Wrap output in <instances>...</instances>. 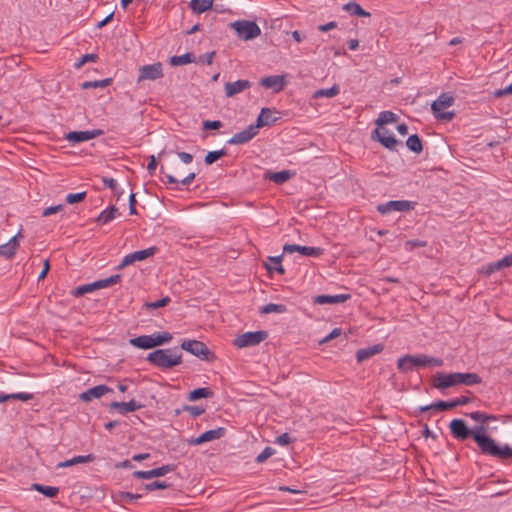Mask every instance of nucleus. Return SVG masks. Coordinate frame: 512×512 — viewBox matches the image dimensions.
<instances>
[{
	"label": "nucleus",
	"mask_w": 512,
	"mask_h": 512,
	"mask_svg": "<svg viewBox=\"0 0 512 512\" xmlns=\"http://www.w3.org/2000/svg\"><path fill=\"white\" fill-rule=\"evenodd\" d=\"M451 435L458 441H465L472 437L484 455L498 458L502 461L512 459V448L505 444L499 446L496 441L487 435L488 427L478 425L469 428L463 419H453L449 424Z\"/></svg>",
	"instance_id": "f257e3e1"
},
{
	"label": "nucleus",
	"mask_w": 512,
	"mask_h": 512,
	"mask_svg": "<svg viewBox=\"0 0 512 512\" xmlns=\"http://www.w3.org/2000/svg\"><path fill=\"white\" fill-rule=\"evenodd\" d=\"M482 382L481 377L476 373H450L445 374L437 372L433 379V387L437 389H446L456 385L473 386Z\"/></svg>",
	"instance_id": "f03ea898"
},
{
	"label": "nucleus",
	"mask_w": 512,
	"mask_h": 512,
	"mask_svg": "<svg viewBox=\"0 0 512 512\" xmlns=\"http://www.w3.org/2000/svg\"><path fill=\"white\" fill-rule=\"evenodd\" d=\"M147 361L156 367L170 369L181 364L182 355L177 347L158 349L148 354Z\"/></svg>",
	"instance_id": "7ed1b4c3"
},
{
	"label": "nucleus",
	"mask_w": 512,
	"mask_h": 512,
	"mask_svg": "<svg viewBox=\"0 0 512 512\" xmlns=\"http://www.w3.org/2000/svg\"><path fill=\"white\" fill-rule=\"evenodd\" d=\"M443 360L426 354L405 355L398 359L397 367L400 371L406 372L413 368L441 367Z\"/></svg>",
	"instance_id": "20e7f679"
},
{
	"label": "nucleus",
	"mask_w": 512,
	"mask_h": 512,
	"mask_svg": "<svg viewBox=\"0 0 512 512\" xmlns=\"http://www.w3.org/2000/svg\"><path fill=\"white\" fill-rule=\"evenodd\" d=\"M455 98L449 93H442L439 97L431 104V110L438 120L451 121L455 113L453 111L443 112L444 108H448L454 104Z\"/></svg>",
	"instance_id": "39448f33"
},
{
	"label": "nucleus",
	"mask_w": 512,
	"mask_h": 512,
	"mask_svg": "<svg viewBox=\"0 0 512 512\" xmlns=\"http://www.w3.org/2000/svg\"><path fill=\"white\" fill-rule=\"evenodd\" d=\"M230 27L237 33L240 39L245 41L252 40L261 34L260 27L253 21H234L230 23Z\"/></svg>",
	"instance_id": "423d86ee"
},
{
	"label": "nucleus",
	"mask_w": 512,
	"mask_h": 512,
	"mask_svg": "<svg viewBox=\"0 0 512 512\" xmlns=\"http://www.w3.org/2000/svg\"><path fill=\"white\" fill-rule=\"evenodd\" d=\"M181 349L188 351L194 356L206 361L215 359L213 352L201 341L198 340H185L181 343Z\"/></svg>",
	"instance_id": "0eeeda50"
},
{
	"label": "nucleus",
	"mask_w": 512,
	"mask_h": 512,
	"mask_svg": "<svg viewBox=\"0 0 512 512\" xmlns=\"http://www.w3.org/2000/svg\"><path fill=\"white\" fill-rule=\"evenodd\" d=\"M268 336L266 331L260 330L255 332H246L237 336L234 345L241 349L249 346H256L264 341Z\"/></svg>",
	"instance_id": "6e6552de"
},
{
	"label": "nucleus",
	"mask_w": 512,
	"mask_h": 512,
	"mask_svg": "<svg viewBox=\"0 0 512 512\" xmlns=\"http://www.w3.org/2000/svg\"><path fill=\"white\" fill-rule=\"evenodd\" d=\"M164 76L162 63L157 62L150 65H144L139 68V77L137 82L140 83L144 80L154 81Z\"/></svg>",
	"instance_id": "1a4fd4ad"
},
{
	"label": "nucleus",
	"mask_w": 512,
	"mask_h": 512,
	"mask_svg": "<svg viewBox=\"0 0 512 512\" xmlns=\"http://www.w3.org/2000/svg\"><path fill=\"white\" fill-rule=\"evenodd\" d=\"M157 251V248L155 246L149 247L144 250H139L132 252L130 254H127L121 261V263L117 266L118 270L123 269L124 267L137 262V261H143L147 259L148 257L153 256Z\"/></svg>",
	"instance_id": "9d476101"
},
{
	"label": "nucleus",
	"mask_w": 512,
	"mask_h": 512,
	"mask_svg": "<svg viewBox=\"0 0 512 512\" xmlns=\"http://www.w3.org/2000/svg\"><path fill=\"white\" fill-rule=\"evenodd\" d=\"M413 208L412 203L407 200H392L386 203L379 204L377 211L383 215L389 214L393 211H409Z\"/></svg>",
	"instance_id": "9b49d317"
},
{
	"label": "nucleus",
	"mask_w": 512,
	"mask_h": 512,
	"mask_svg": "<svg viewBox=\"0 0 512 512\" xmlns=\"http://www.w3.org/2000/svg\"><path fill=\"white\" fill-rule=\"evenodd\" d=\"M104 132L101 129L87 130V131H71L66 134L65 139L73 144L85 142L94 139Z\"/></svg>",
	"instance_id": "f8f14e48"
},
{
	"label": "nucleus",
	"mask_w": 512,
	"mask_h": 512,
	"mask_svg": "<svg viewBox=\"0 0 512 512\" xmlns=\"http://www.w3.org/2000/svg\"><path fill=\"white\" fill-rule=\"evenodd\" d=\"M283 252L289 254L298 252L304 256L319 257L323 254L324 250L320 247H308L297 244H286L283 247Z\"/></svg>",
	"instance_id": "ddd939ff"
},
{
	"label": "nucleus",
	"mask_w": 512,
	"mask_h": 512,
	"mask_svg": "<svg viewBox=\"0 0 512 512\" xmlns=\"http://www.w3.org/2000/svg\"><path fill=\"white\" fill-rule=\"evenodd\" d=\"M257 128L254 126V124L249 125L246 129H244L241 132L235 133L229 140L228 144L231 145H241L248 143L251 141L257 134H258Z\"/></svg>",
	"instance_id": "4468645a"
},
{
	"label": "nucleus",
	"mask_w": 512,
	"mask_h": 512,
	"mask_svg": "<svg viewBox=\"0 0 512 512\" xmlns=\"http://www.w3.org/2000/svg\"><path fill=\"white\" fill-rule=\"evenodd\" d=\"M175 469V466L172 464L163 465L161 467H157L148 471H134L133 477L138 479H151L155 477H161L166 475L167 473L172 472Z\"/></svg>",
	"instance_id": "2eb2a0df"
},
{
	"label": "nucleus",
	"mask_w": 512,
	"mask_h": 512,
	"mask_svg": "<svg viewBox=\"0 0 512 512\" xmlns=\"http://www.w3.org/2000/svg\"><path fill=\"white\" fill-rule=\"evenodd\" d=\"M225 433L226 429L224 427H218L216 429L208 430L198 437L191 439L189 443L191 445H201L206 442L220 439L225 435Z\"/></svg>",
	"instance_id": "dca6fc26"
},
{
	"label": "nucleus",
	"mask_w": 512,
	"mask_h": 512,
	"mask_svg": "<svg viewBox=\"0 0 512 512\" xmlns=\"http://www.w3.org/2000/svg\"><path fill=\"white\" fill-rule=\"evenodd\" d=\"M112 392V389L104 384L94 386L79 395V400L90 402L93 399H99L106 393Z\"/></svg>",
	"instance_id": "f3484780"
},
{
	"label": "nucleus",
	"mask_w": 512,
	"mask_h": 512,
	"mask_svg": "<svg viewBox=\"0 0 512 512\" xmlns=\"http://www.w3.org/2000/svg\"><path fill=\"white\" fill-rule=\"evenodd\" d=\"M260 85L266 89H272L274 92H280L286 85L285 76L271 75L261 78Z\"/></svg>",
	"instance_id": "a211bd4d"
},
{
	"label": "nucleus",
	"mask_w": 512,
	"mask_h": 512,
	"mask_svg": "<svg viewBox=\"0 0 512 512\" xmlns=\"http://www.w3.org/2000/svg\"><path fill=\"white\" fill-rule=\"evenodd\" d=\"M251 82L246 79H240L235 82H226L224 85L226 97H233L251 87Z\"/></svg>",
	"instance_id": "6ab92c4d"
},
{
	"label": "nucleus",
	"mask_w": 512,
	"mask_h": 512,
	"mask_svg": "<svg viewBox=\"0 0 512 512\" xmlns=\"http://www.w3.org/2000/svg\"><path fill=\"white\" fill-rule=\"evenodd\" d=\"M371 138L374 141L380 142L385 148L395 151L399 141L394 137V135H388V137H384L382 135V131L380 128H376L371 133Z\"/></svg>",
	"instance_id": "aec40b11"
},
{
	"label": "nucleus",
	"mask_w": 512,
	"mask_h": 512,
	"mask_svg": "<svg viewBox=\"0 0 512 512\" xmlns=\"http://www.w3.org/2000/svg\"><path fill=\"white\" fill-rule=\"evenodd\" d=\"M142 407L143 405L141 403H138L134 399L130 400L129 402L114 401L109 405L110 410H117L122 415H125L129 412L137 411Z\"/></svg>",
	"instance_id": "412c9836"
},
{
	"label": "nucleus",
	"mask_w": 512,
	"mask_h": 512,
	"mask_svg": "<svg viewBox=\"0 0 512 512\" xmlns=\"http://www.w3.org/2000/svg\"><path fill=\"white\" fill-rule=\"evenodd\" d=\"M349 294H337V295H317L314 297V303L319 305L324 304H340L350 299Z\"/></svg>",
	"instance_id": "4be33fe9"
},
{
	"label": "nucleus",
	"mask_w": 512,
	"mask_h": 512,
	"mask_svg": "<svg viewBox=\"0 0 512 512\" xmlns=\"http://www.w3.org/2000/svg\"><path fill=\"white\" fill-rule=\"evenodd\" d=\"M384 349L383 344H375L370 347L361 348L356 352V360L358 363H361L372 356L382 352Z\"/></svg>",
	"instance_id": "5701e85b"
},
{
	"label": "nucleus",
	"mask_w": 512,
	"mask_h": 512,
	"mask_svg": "<svg viewBox=\"0 0 512 512\" xmlns=\"http://www.w3.org/2000/svg\"><path fill=\"white\" fill-rule=\"evenodd\" d=\"M169 170L170 173H166L165 167L163 165L160 167V172L165 175L169 184H178L179 180L176 176L181 175L179 163L172 161Z\"/></svg>",
	"instance_id": "b1692460"
},
{
	"label": "nucleus",
	"mask_w": 512,
	"mask_h": 512,
	"mask_svg": "<svg viewBox=\"0 0 512 512\" xmlns=\"http://www.w3.org/2000/svg\"><path fill=\"white\" fill-rule=\"evenodd\" d=\"M272 111L269 108H262L260 114L257 117L256 124L254 126L259 131V128L270 125L274 123L277 118L272 117Z\"/></svg>",
	"instance_id": "393cba45"
},
{
	"label": "nucleus",
	"mask_w": 512,
	"mask_h": 512,
	"mask_svg": "<svg viewBox=\"0 0 512 512\" xmlns=\"http://www.w3.org/2000/svg\"><path fill=\"white\" fill-rule=\"evenodd\" d=\"M130 344L140 349H152L154 348L153 335H141L130 339Z\"/></svg>",
	"instance_id": "a878e982"
},
{
	"label": "nucleus",
	"mask_w": 512,
	"mask_h": 512,
	"mask_svg": "<svg viewBox=\"0 0 512 512\" xmlns=\"http://www.w3.org/2000/svg\"><path fill=\"white\" fill-rule=\"evenodd\" d=\"M94 460H95V456L93 454L79 455V456L73 457L72 459L58 463L57 468H67V467H71L76 464L92 462Z\"/></svg>",
	"instance_id": "bb28decb"
},
{
	"label": "nucleus",
	"mask_w": 512,
	"mask_h": 512,
	"mask_svg": "<svg viewBox=\"0 0 512 512\" xmlns=\"http://www.w3.org/2000/svg\"><path fill=\"white\" fill-rule=\"evenodd\" d=\"M119 215L118 209L115 206H110L103 210L96 219V222L105 225L111 222Z\"/></svg>",
	"instance_id": "cd10ccee"
},
{
	"label": "nucleus",
	"mask_w": 512,
	"mask_h": 512,
	"mask_svg": "<svg viewBox=\"0 0 512 512\" xmlns=\"http://www.w3.org/2000/svg\"><path fill=\"white\" fill-rule=\"evenodd\" d=\"M34 395L32 393H26V392H18V393H11V394H4L0 393V403H4L8 400H20V401H29L33 399Z\"/></svg>",
	"instance_id": "c85d7f7f"
},
{
	"label": "nucleus",
	"mask_w": 512,
	"mask_h": 512,
	"mask_svg": "<svg viewBox=\"0 0 512 512\" xmlns=\"http://www.w3.org/2000/svg\"><path fill=\"white\" fill-rule=\"evenodd\" d=\"M343 9L352 15L358 16V17H370L371 14L364 10L358 3L356 2H349L343 6Z\"/></svg>",
	"instance_id": "c756f323"
},
{
	"label": "nucleus",
	"mask_w": 512,
	"mask_h": 512,
	"mask_svg": "<svg viewBox=\"0 0 512 512\" xmlns=\"http://www.w3.org/2000/svg\"><path fill=\"white\" fill-rule=\"evenodd\" d=\"M449 409H452L451 401L446 402V401L439 400V401L434 402L432 404L420 407V412H428V411H431V410H434V411H446V410H449Z\"/></svg>",
	"instance_id": "7c9ffc66"
},
{
	"label": "nucleus",
	"mask_w": 512,
	"mask_h": 512,
	"mask_svg": "<svg viewBox=\"0 0 512 512\" xmlns=\"http://www.w3.org/2000/svg\"><path fill=\"white\" fill-rule=\"evenodd\" d=\"M213 391L208 387L197 388L189 393L188 399L190 401H197L201 398L213 397Z\"/></svg>",
	"instance_id": "2f4dec72"
},
{
	"label": "nucleus",
	"mask_w": 512,
	"mask_h": 512,
	"mask_svg": "<svg viewBox=\"0 0 512 512\" xmlns=\"http://www.w3.org/2000/svg\"><path fill=\"white\" fill-rule=\"evenodd\" d=\"M32 489L45 495L49 498H54L59 493V488L54 486H45L42 484L35 483L32 485Z\"/></svg>",
	"instance_id": "473e14b6"
},
{
	"label": "nucleus",
	"mask_w": 512,
	"mask_h": 512,
	"mask_svg": "<svg viewBox=\"0 0 512 512\" xmlns=\"http://www.w3.org/2000/svg\"><path fill=\"white\" fill-rule=\"evenodd\" d=\"M406 146L414 153H421L423 150L422 140L417 134L410 135L406 140Z\"/></svg>",
	"instance_id": "72a5a7b5"
},
{
	"label": "nucleus",
	"mask_w": 512,
	"mask_h": 512,
	"mask_svg": "<svg viewBox=\"0 0 512 512\" xmlns=\"http://www.w3.org/2000/svg\"><path fill=\"white\" fill-rule=\"evenodd\" d=\"M340 93V87L338 84H334L331 88L316 90L313 94V98L318 99L322 97L332 98Z\"/></svg>",
	"instance_id": "f704fd0d"
},
{
	"label": "nucleus",
	"mask_w": 512,
	"mask_h": 512,
	"mask_svg": "<svg viewBox=\"0 0 512 512\" xmlns=\"http://www.w3.org/2000/svg\"><path fill=\"white\" fill-rule=\"evenodd\" d=\"M213 0H191L190 7L196 13H203L211 9Z\"/></svg>",
	"instance_id": "c9c22d12"
},
{
	"label": "nucleus",
	"mask_w": 512,
	"mask_h": 512,
	"mask_svg": "<svg viewBox=\"0 0 512 512\" xmlns=\"http://www.w3.org/2000/svg\"><path fill=\"white\" fill-rule=\"evenodd\" d=\"M112 83V78H106L103 80H94V81H85L81 84V88L91 89V88H104L109 86Z\"/></svg>",
	"instance_id": "e433bc0d"
},
{
	"label": "nucleus",
	"mask_w": 512,
	"mask_h": 512,
	"mask_svg": "<svg viewBox=\"0 0 512 512\" xmlns=\"http://www.w3.org/2000/svg\"><path fill=\"white\" fill-rule=\"evenodd\" d=\"M397 120V116L396 114H394L393 112L391 111H383L379 114L378 118L376 119L375 123L376 125H378L379 127L385 125V124H389V123H393Z\"/></svg>",
	"instance_id": "4c0bfd02"
},
{
	"label": "nucleus",
	"mask_w": 512,
	"mask_h": 512,
	"mask_svg": "<svg viewBox=\"0 0 512 512\" xmlns=\"http://www.w3.org/2000/svg\"><path fill=\"white\" fill-rule=\"evenodd\" d=\"M270 264H265L268 271H276L279 274H284L285 269L281 265L282 256H276V257H269Z\"/></svg>",
	"instance_id": "58836bf2"
},
{
	"label": "nucleus",
	"mask_w": 512,
	"mask_h": 512,
	"mask_svg": "<svg viewBox=\"0 0 512 512\" xmlns=\"http://www.w3.org/2000/svg\"><path fill=\"white\" fill-rule=\"evenodd\" d=\"M286 311L287 307L283 304L269 303L260 308L261 314L285 313Z\"/></svg>",
	"instance_id": "ea45409f"
},
{
	"label": "nucleus",
	"mask_w": 512,
	"mask_h": 512,
	"mask_svg": "<svg viewBox=\"0 0 512 512\" xmlns=\"http://www.w3.org/2000/svg\"><path fill=\"white\" fill-rule=\"evenodd\" d=\"M169 62L172 66H180L194 62V58L191 53H185L180 56H172Z\"/></svg>",
	"instance_id": "a19ab883"
},
{
	"label": "nucleus",
	"mask_w": 512,
	"mask_h": 512,
	"mask_svg": "<svg viewBox=\"0 0 512 512\" xmlns=\"http://www.w3.org/2000/svg\"><path fill=\"white\" fill-rule=\"evenodd\" d=\"M120 280H121V275L116 274V275H112L108 278L95 281V284H96L97 289H102V288H106L108 286L117 284L118 282H120Z\"/></svg>",
	"instance_id": "79ce46f5"
},
{
	"label": "nucleus",
	"mask_w": 512,
	"mask_h": 512,
	"mask_svg": "<svg viewBox=\"0 0 512 512\" xmlns=\"http://www.w3.org/2000/svg\"><path fill=\"white\" fill-rule=\"evenodd\" d=\"M291 178L289 170H283L279 172L271 173L269 179L277 184H282Z\"/></svg>",
	"instance_id": "37998d69"
},
{
	"label": "nucleus",
	"mask_w": 512,
	"mask_h": 512,
	"mask_svg": "<svg viewBox=\"0 0 512 512\" xmlns=\"http://www.w3.org/2000/svg\"><path fill=\"white\" fill-rule=\"evenodd\" d=\"M152 335H153L154 347L168 343L173 338L172 334H170L169 332H158V333H154Z\"/></svg>",
	"instance_id": "c03bdc74"
},
{
	"label": "nucleus",
	"mask_w": 512,
	"mask_h": 512,
	"mask_svg": "<svg viewBox=\"0 0 512 512\" xmlns=\"http://www.w3.org/2000/svg\"><path fill=\"white\" fill-rule=\"evenodd\" d=\"M502 268H504L502 260H499L497 262L489 263L485 267H482L480 272L485 276H490L492 273L499 271Z\"/></svg>",
	"instance_id": "a18cd8bd"
},
{
	"label": "nucleus",
	"mask_w": 512,
	"mask_h": 512,
	"mask_svg": "<svg viewBox=\"0 0 512 512\" xmlns=\"http://www.w3.org/2000/svg\"><path fill=\"white\" fill-rule=\"evenodd\" d=\"M226 155V151L224 149L217 151H210L206 154L204 161L206 165H211L216 162L218 159Z\"/></svg>",
	"instance_id": "49530a36"
},
{
	"label": "nucleus",
	"mask_w": 512,
	"mask_h": 512,
	"mask_svg": "<svg viewBox=\"0 0 512 512\" xmlns=\"http://www.w3.org/2000/svg\"><path fill=\"white\" fill-rule=\"evenodd\" d=\"M94 290H97L95 282L90 283V284H85V285L75 288L72 291V295L79 297V296H83L86 293L93 292Z\"/></svg>",
	"instance_id": "de8ad7c7"
},
{
	"label": "nucleus",
	"mask_w": 512,
	"mask_h": 512,
	"mask_svg": "<svg viewBox=\"0 0 512 512\" xmlns=\"http://www.w3.org/2000/svg\"><path fill=\"white\" fill-rule=\"evenodd\" d=\"M86 198V192L71 193L66 196V202L68 204H75L83 201Z\"/></svg>",
	"instance_id": "09e8293b"
},
{
	"label": "nucleus",
	"mask_w": 512,
	"mask_h": 512,
	"mask_svg": "<svg viewBox=\"0 0 512 512\" xmlns=\"http://www.w3.org/2000/svg\"><path fill=\"white\" fill-rule=\"evenodd\" d=\"M183 411H187L190 413V415L192 417H198L200 415H202L204 412H205V408L204 407H200V406H191V405H185L183 408H182Z\"/></svg>",
	"instance_id": "8fccbe9b"
},
{
	"label": "nucleus",
	"mask_w": 512,
	"mask_h": 512,
	"mask_svg": "<svg viewBox=\"0 0 512 512\" xmlns=\"http://www.w3.org/2000/svg\"><path fill=\"white\" fill-rule=\"evenodd\" d=\"M98 59V55L97 54H85L81 57V59L75 63V68L76 69H79L81 68L85 63L87 62H95L96 60Z\"/></svg>",
	"instance_id": "3c124183"
},
{
	"label": "nucleus",
	"mask_w": 512,
	"mask_h": 512,
	"mask_svg": "<svg viewBox=\"0 0 512 512\" xmlns=\"http://www.w3.org/2000/svg\"><path fill=\"white\" fill-rule=\"evenodd\" d=\"M170 486H171V484H169L165 481H153V482L145 485V490L152 491L155 489H166V488H169Z\"/></svg>",
	"instance_id": "603ef678"
},
{
	"label": "nucleus",
	"mask_w": 512,
	"mask_h": 512,
	"mask_svg": "<svg viewBox=\"0 0 512 512\" xmlns=\"http://www.w3.org/2000/svg\"><path fill=\"white\" fill-rule=\"evenodd\" d=\"M275 450L272 447H266L257 457L256 462L257 463H263L268 458H270L272 455H274Z\"/></svg>",
	"instance_id": "864d4df0"
},
{
	"label": "nucleus",
	"mask_w": 512,
	"mask_h": 512,
	"mask_svg": "<svg viewBox=\"0 0 512 512\" xmlns=\"http://www.w3.org/2000/svg\"><path fill=\"white\" fill-rule=\"evenodd\" d=\"M426 242L419 239H412L405 242V249L412 251L414 248L425 247Z\"/></svg>",
	"instance_id": "5fc2aeb1"
},
{
	"label": "nucleus",
	"mask_w": 512,
	"mask_h": 512,
	"mask_svg": "<svg viewBox=\"0 0 512 512\" xmlns=\"http://www.w3.org/2000/svg\"><path fill=\"white\" fill-rule=\"evenodd\" d=\"M468 416L476 422H479L480 425L486 424V413L482 411H474L468 414Z\"/></svg>",
	"instance_id": "6e6d98bb"
},
{
	"label": "nucleus",
	"mask_w": 512,
	"mask_h": 512,
	"mask_svg": "<svg viewBox=\"0 0 512 512\" xmlns=\"http://www.w3.org/2000/svg\"><path fill=\"white\" fill-rule=\"evenodd\" d=\"M64 209V205L63 204H58V205H55V206H50V207H47L43 210L42 212V216L43 217H48L52 214H55L57 212H61L62 210Z\"/></svg>",
	"instance_id": "4d7b16f0"
},
{
	"label": "nucleus",
	"mask_w": 512,
	"mask_h": 512,
	"mask_svg": "<svg viewBox=\"0 0 512 512\" xmlns=\"http://www.w3.org/2000/svg\"><path fill=\"white\" fill-rule=\"evenodd\" d=\"M141 497V494H133L130 492H122L120 494L121 500L125 503H132L134 500L140 499Z\"/></svg>",
	"instance_id": "13d9d810"
},
{
	"label": "nucleus",
	"mask_w": 512,
	"mask_h": 512,
	"mask_svg": "<svg viewBox=\"0 0 512 512\" xmlns=\"http://www.w3.org/2000/svg\"><path fill=\"white\" fill-rule=\"evenodd\" d=\"M221 127H222V122L219 120H214V121L206 120L203 122V128L205 130H216Z\"/></svg>",
	"instance_id": "bf43d9fd"
},
{
	"label": "nucleus",
	"mask_w": 512,
	"mask_h": 512,
	"mask_svg": "<svg viewBox=\"0 0 512 512\" xmlns=\"http://www.w3.org/2000/svg\"><path fill=\"white\" fill-rule=\"evenodd\" d=\"M169 302H170V298H169V297H163V298H162V299H160V300H157V301H155V302L148 303V304H147V307H148V308L157 309V308H160V307H164V306H166Z\"/></svg>",
	"instance_id": "052dcab7"
},
{
	"label": "nucleus",
	"mask_w": 512,
	"mask_h": 512,
	"mask_svg": "<svg viewBox=\"0 0 512 512\" xmlns=\"http://www.w3.org/2000/svg\"><path fill=\"white\" fill-rule=\"evenodd\" d=\"M341 333H342L341 328L336 327V328H334V329H333V330H332V331H331V332H330L326 337H324V338L320 341V343H321V344H323V343H326V342H328V341H330V340H332V339H335V338H337L338 336H340V335H341Z\"/></svg>",
	"instance_id": "680f3d73"
},
{
	"label": "nucleus",
	"mask_w": 512,
	"mask_h": 512,
	"mask_svg": "<svg viewBox=\"0 0 512 512\" xmlns=\"http://www.w3.org/2000/svg\"><path fill=\"white\" fill-rule=\"evenodd\" d=\"M21 237V232H18L15 236H13L7 243L8 247H10L11 251H14V254L16 253V249L19 246L18 238Z\"/></svg>",
	"instance_id": "e2e57ef3"
},
{
	"label": "nucleus",
	"mask_w": 512,
	"mask_h": 512,
	"mask_svg": "<svg viewBox=\"0 0 512 512\" xmlns=\"http://www.w3.org/2000/svg\"><path fill=\"white\" fill-rule=\"evenodd\" d=\"M157 165H158V162H157L156 157L154 155H151L149 157V163L147 165V170L150 175L154 174L155 170L157 169Z\"/></svg>",
	"instance_id": "0e129e2a"
},
{
	"label": "nucleus",
	"mask_w": 512,
	"mask_h": 512,
	"mask_svg": "<svg viewBox=\"0 0 512 512\" xmlns=\"http://www.w3.org/2000/svg\"><path fill=\"white\" fill-rule=\"evenodd\" d=\"M0 255L7 259H11L14 256V251H11L8 245L2 244L0 245Z\"/></svg>",
	"instance_id": "69168bd1"
},
{
	"label": "nucleus",
	"mask_w": 512,
	"mask_h": 512,
	"mask_svg": "<svg viewBox=\"0 0 512 512\" xmlns=\"http://www.w3.org/2000/svg\"><path fill=\"white\" fill-rule=\"evenodd\" d=\"M493 94L495 97H498V98L512 94V83L504 89L495 90Z\"/></svg>",
	"instance_id": "338daca9"
},
{
	"label": "nucleus",
	"mask_w": 512,
	"mask_h": 512,
	"mask_svg": "<svg viewBox=\"0 0 512 512\" xmlns=\"http://www.w3.org/2000/svg\"><path fill=\"white\" fill-rule=\"evenodd\" d=\"M291 437L288 433H283L276 438V443L280 445H288L291 443Z\"/></svg>",
	"instance_id": "774afa93"
}]
</instances>
